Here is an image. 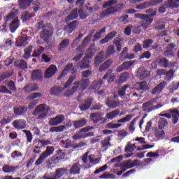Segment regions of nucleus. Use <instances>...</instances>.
<instances>
[{"mask_svg":"<svg viewBox=\"0 0 179 179\" xmlns=\"http://www.w3.org/2000/svg\"><path fill=\"white\" fill-rule=\"evenodd\" d=\"M136 121H138V117H135L131 122L129 126V132H134V131H135V124L136 122Z\"/></svg>","mask_w":179,"mask_h":179,"instance_id":"obj_55","label":"nucleus"},{"mask_svg":"<svg viewBox=\"0 0 179 179\" xmlns=\"http://www.w3.org/2000/svg\"><path fill=\"white\" fill-rule=\"evenodd\" d=\"M47 145H51V141L48 140H39L38 141V145L35 147V149H41V148H44Z\"/></svg>","mask_w":179,"mask_h":179,"instance_id":"obj_31","label":"nucleus"},{"mask_svg":"<svg viewBox=\"0 0 179 179\" xmlns=\"http://www.w3.org/2000/svg\"><path fill=\"white\" fill-rule=\"evenodd\" d=\"M31 78L32 80H41L43 79L41 70H34L31 73Z\"/></svg>","mask_w":179,"mask_h":179,"instance_id":"obj_16","label":"nucleus"},{"mask_svg":"<svg viewBox=\"0 0 179 179\" xmlns=\"http://www.w3.org/2000/svg\"><path fill=\"white\" fill-rule=\"evenodd\" d=\"M70 41L69 39H64L63 41H61V43H59V49L60 50H65V48H66V47H68V45H69L70 44Z\"/></svg>","mask_w":179,"mask_h":179,"instance_id":"obj_41","label":"nucleus"},{"mask_svg":"<svg viewBox=\"0 0 179 179\" xmlns=\"http://www.w3.org/2000/svg\"><path fill=\"white\" fill-rule=\"evenodd\" d=\"M106 104L108 106V107H109V108H116V107L120 106V101L108 99L106 102Z\"/></svg>","mask_w":179,"mask_h":179,"instance_id":"obj_28","label":"nucleus"},{"mask_svg":"<svg viewBox=\"0 0 179 179\" xmlns=\"http://www.w3.org/2000/svg\"><path fill=\"white\" fill-rule=\"evenodd\" d=\"M115 74L113 73V71L109 70L108 72L103 76V80H106L107 78H109L108 82V83H111V82L114 81V78Z\"/></svg>","mask_w":179,"mask_h":179,"instance_id":"obj_36","label":"nucleus"},{"mask_svg":"<svg viewBox=\"0 0 179 179\" xmlns=\"http://www.w3.org/2000/svg\"><path fill=\"white\" fill-rule=\"evenodd\" d=\"M131 118H132V115H127L125 117H123L117 120V122H122L123 124H125V122H128V121H130Z\"/></svg>","mask_w":179,"mask_h":179,"instance_id":"obj_61","label":"nucleus"},{"mask_svg":"<svg viewBox=\"0 0 179 179\" xmlns=\"http://www.w3.org/2000/svg\"><path fill=\"white\" fill-rule=\"evenodd\" d=\"M87 120L86 119H81L80 120L74 121L73 125L76 129L82 128L84 125H86Z\"/></svg>","mask_w":179,"mask_h":179,"instance_id":"obj_27","label":"nucleus"},{"mask_svg":"<svg viewBox=\"0 0 179 179\" xmlns=\"http://www.w3.org/2000/svg\"><path fill=\"white\" fill-rule=\"evenodd\" d=\"M129 90H131V87L129 85H125L119 90V95L120 97H122V96H125V93L129 92Z\"/></svg>","mask_w":179,"mask_h":179,"instance_id":"obj_44","label":"nucleus"},{"mask_svg":"<svg viewBox=\"0 0 179 179\" xmlns=\"http://www.w3.org/2000/svg\"><path fill=\"white\" fill-rule=\"evenodd\" d=\"M92 55H94V50L93 48H90L88 50L87 56L84 58V62L79 66L80 69H86L89 68V58L92 57Z\"/></svg>","mask_w":179,"mask_h":179,"instance_id":"obj_9","label":"nucleus"},{"mask_svg":"<svg viewBox=\"0 0 179 179\" xmlns=\"http://www.w3.org/2000/svg\"><path fill=\"white\" fill-rule=\"evenodd\" d=\"M73 80H75V76H71L69 78L68 81L64 84V87L63 88V89H64V91H63V92H64V96L65 97H71V96H72V94H73V92H72V90H66V89L68 87V86H69V85H71V83H72V82H73Z\"/></svg>","mask_w":179,"mask_h":179,"instance_id":"obj_10","label":"nucleus"},{"mask_svg":"<svg viewBox=\"0 0 179 179\" xmlns=\"http://www.w3.org/2000/svg\"><path fill=\"white\" fill-rule=\"evenodd\" d=\"M64 120H65V116H64V115H57L49 120V125L56 127L57 125H59V124H62Z\"/></svg>","mask_w":179,"mask_h":179,"instance_id":"obj_11","label":"nucleus"},{"mask_svg":"<svg viewBox=\"0 0 179 179\" xmlns=\"http://www.w3.org/2000/svg\"><path fill=\"white\" fill-rule=\"evenodd\" d=\"M118 115H120V110H115L108 113L106 115V118H107V120H114V118H117Z\"/></svg>","mask_w":179,"mask_h":179,"instance_id":"obj_26","label":"nucleus"},{"mask_svg":"<svg viewBox=\"0 0 179 179\" xmlns=\"http://www.w3.org/2000/svg\"><path fill=\"white\" fill-rule=\"evenodd\" d=\"M77 26H78V22L76 21H73L68 24V26L66 27V30L69 33H72L73 30L76 29Z\"/></svg>","mask_w":179,"mask_h":179,"instance_id":"obj_32","label":"nucleus"},{"mask_svg":"<svg viewBox=\"0 0 179 179\" xmlns=\"http://www.w3.org/2000/svg\"><path fill=\"white\" fill-rule=\"evenodd\" d=\"M31 46H29L27 48L24 50V58L27 59V58L30 57V54H31Z\"/></svg>","mask_w":179,"mask_h":179,"instance_id":"obj_57","label":"nucleus"},{"mask_svg":"<svg viewBox=\"0 0 179 179\" xmlns=\"http://www.w3.org/2000/svg\"><path fill=\"white\" fill-rule=\"evenodd\" d=\"M20 3V8L22 9H26L30 3H31V0H18Z\"/></svg>","mask_w":179,"mask_h":179,"instance_id":"obj_38","label":"nucleus"},{"mask_svg":"<svg viewBox=\"0 0 179 179\" xmlns=\"http://www.w3.org/2000/svg\"><path fill=\"white\" fill-rule=\"evenodd\" d=\"M27 111V108L25 107H15L14 113L15 115H23Z\"/></svg>","mask_w":179,"mask_h":179,"instance_id":"obj_30","label":"nucleus"},{"mask_svg":"<svg viewBox=\"0 0 179 179\" xmlns=\"http://www.w3.org/2000/svg\"><path fill=\"white\" fill-rule=\"evenodd\" d=\"M4 20L6 23H8V22H10V20H12L11 23H10V30L11 33H15V31H16L17 29L19 27V20L17 17H15L14 13H11L7 15L4 18Z\"/></svg>","mask_w":179,"mask_h":179,"instance_id":"obj_3","label":"nucleus"},{"mask_svg":"<svg viewBox=\"0 0 179 179\" xmlns=\"http://www.w3.org/2000/svg\"><path fill=\"white\" fill-rule=\"evenodd\" d=\"M80 172V164H75L70 169L71 174H79Z\"/></svg>","mask_w":179,"mask_h":179,"instance_id":"obj_35","label":"nucleus"},{"mask_svg":"<svg viewBox=\"0 0 179 179\" xmlns=\"http://www.w3.org/2000/svg\"><path fill=\"white\" fill-rule=\"evenodd\" d=\"M123 8H124V4L119 3L116 5L115 7H110L103 10L101 13L100 16L101 17L104 18L106 17V16H110V15H112V13H115V12H118V10H121V9H123Z\"/></svg>","mask_w":179,"mask_h":179,"instance_id":"obj_5","label":"nucleus"},{"mask_svg":"<svg viewBox=\"0 0 179 179\" xmlns=\"http://www.w3.org/2000/svg\"><path fill=\"white\" fill-rule=\"evenodd\" d=\"M26 38L22 37V38H18L17 40L16 41V46L17 47H23V45H25L26 44Z\"/></svg>","mask_w":179,"mask_h":179,"instance_id":"obj_49","label":"nucleus"},{"mask_svg":"<svg viewBox=\"0 0 179 179\" xmlns=\"http://www.w3.org/2000/svg\"><path fill=\"white\" fill-rule=\"evenodd\" d=\"M24 90H25L27 93H31V92H37V90H38V85H37V84H27L24 87Z\"/></svg>","mask_w":179,"mask_h":179,"instance_id":"obj_18","label":"nucleus"},{"mask_svg":"<svg viewBox=\"0 0 179 179\" xmlns=\"http://www.w3.org/2000/svg\"><path fill=\"white\" fill-rule=\"evenodd\" d=\"M92 103V99H87L81 106H79V108L81 110V111H86V110H89V108H90Z\"/></svg>","mask_w":179,"mask_h":179,"instance_id":"obj_19","label":"nucleus"},{"mask_svg":"<svg viewBox=\"0 0 179 179\" xmlns=\"http://www.w3.org/2000/svg\"><path fill=\"white\" fill-rule=\"evenodd\" d=\"M67 170L66 168H60L57 169L55 171V174H52L50 176L45 175L43 177V179H58L61 178L62 176H65L66 174Z\"/></svg>","mask_w":179,"mask_h":179,"instance_id":"obj_7","label":"nucleus"},{"mask_svg":"<svg viewBox=\"0 0 179 179\" xmlns=\"http://www.w3.org/2000/svg\"><path fill=\"white\" fill-rule=\"evenodd\" d=\"M48 113H50V108L47 107L45 103H42L35 108L33 115H37L38 120H45Z\"/></svg>","mask_w":179,"mask_h":179,"instance_id":"obj_1","label":"nucleus"},{"mask_svg":"<svg viewBox=\"0 0 179 179\" xmlns=\"http://www.w3.org/2000/svg\"><path fill=\"white\" fill-rule=\"evenodd\" d=\"M54 153V147L48 146L46 148V150L43 152L35 162L36 166H40V164H42L45 162V159L49 157V156H51Z\"/></svg>","mask_w":179,"mask_h":179,"instance_id":"obj_4","label":"nucleus"},{"mask_svg":"<svg viewBox=\"0 0 179 179\" xmlns=\"http://www.w3.org/2000/svg\"><path fill=\"white\" fill-rule=\"evenodd\" d=\"M23 155L20 151L15 150L12 152L11 157L13 159H15V160H19L20 159H22Z\"/></svg>","mask_w":179,"mask_h":179,"instance_id":"obj_47","label":"nucleus"},{"mask_svg":"<svg viewBox=\"0 0 179 179\" xmlns=\"http://www.w3.org/2000/svg\"><path fill=\"white\" fill-rule=\"evenodd\" d=\"M32 17L33 15H31V14H30L29 12L23 13L22 15V19L24 21L29 20V19Z\"/></svg>","mask_w":179,"mask_h":179,"instance_id":"obj_63","label":"nucleus"},{"mask_svg":"<svg viewBox=\"0 0 179 179\" xmlns=\"http://www.w3.org/2000/svg\"><path fill=\"white\" fill-rule=\"evenodd\" d=\"M159 64L161 66H163V68H167V66H169V60L166 58H161L159 60Z\"/></svg>","mask_w":179,"mask_h":179,"instance_id":"obj_56","label":"nucleus"},{"mask_svg":"<svg viewBox=\"0 0 179 179\" xmlns=\"http://www.w3.org/2000/svg\"><path fill=\"white\" fill-rule=\"evenodd\" d=\"M167 120L166 118L161 117L158 121V128H159V129H164V127L167 126Z\"/></svg>","mask_w":179,"mask_h":179,"instance_id":"obj_40","label":"nucleus"},{"mask_svg":"<svg viewBox=\"0 0 179 179\" xmlns=\"http://www.w3.org/2000/svg\"><path fill=\"white\" fill-rule=\"evenodd\" d=\"M136 87H137L138 90H143V92H146L149 90V85L146 81L137 83L136 84Z\"/></svg>","mask_w":179,"mask_h":179,"instance_id":"obj_22","label":"nucleus"},{"mask_svg":"<svg viewBox=\"0 0 179 179\" xmlns=\"http://www.w3.org/2000/svg\"><path fill=\"white\" fill-rule=\"evenodd\" d=\"M2 170L3 173H14L15 169L13 166L6 164L3 166Z\"/></svg>","mask_w":179,"mask_h":179,"instance_id":"obj_39","label":"nucleus"},{"mask_svg":"<svg viewBox=\"0 0 179 179\" xmlns=\"http://www.w3.org/2000/svg\"><path fill=\"white\" fill-rule=\"evenodd\" d=\"M52 34V29L45 28L41 31V37L46 43H48V41H50V38H51Z\"/></svg>","mask_w":179,"mask_h":179,"instance_id":"obj_13","label":"nucleus"},{"mask_svg":"<svg viewBox=\"0 0 179 179\" xmlns=\"http://www.w3.org/2000/svg\"><path fill=\"white\" fill-rule=\"evenodd\" d=\"M122 124L121 123H113L109 122L106 124V128H108L109 129H113L114 128H120V127H122Z\"/></svg>","mask_w":179,"mask_h":179,"instance_id":"obj_52","label":"nucleus"},{"mask_svg":"<svg viewBox=\"0 0 179 179\" xmlns=\"http://www.w3.org/2000/svg\"><path fill=\"white\" fill-rule=\"evenodd\" d=\"M174 75V71L173 70H170L169 71L166 73L165 80H171V78Z\"/></svg>","mask_w":179,"mask_h":179,"instance_id":"obj_62","label":"nucleus"},{"mask_svg":"<svg viewBox=\"0 0 179 179\" xmlns=\"http://www.w3.org/2000/svg\"><path fill=\"white\" fill-rule=\"evenodd\" d=\"M14 65L20 69H27V63L24 60H17Z\"/></svg>","mask_w":179,"mask_h":179,"instance_id":"obj_29","label":"nucleus"},{"mask_svg":"<svg viewBox=\"0 0 179 179\" xmlns=\"http://www.w3.org/2000/svg\"><path fill=\"white\" fill-rule=\"evenodd\" d=\"M104 33H106V27L101 28L99 31L96 32L94 34V38L96 40L101 38V34H104Z\"/></svg>","mask_w":179,"mask_h":179,"instance_id":"obj_51","label":"nucleus"},{"mask_svg":"<svg viewBox=\"0 0 179 179\" xmlns=\"http://www.w3.org/2000/svg\"><path fill=\"white\" fill-rule=\"evenodd\" d=\"M169 114L172 116L173 124H177L178 122V117H179V112L178 110H169Z\"/></svg>","mask_w":179,"mask_h":179,"instance_id":"obj_25","label":"nucleus"},{"mask_svg":"<svg viewBox=\"0 0 179 179\" xmlns=\"http://www.w3.org/2000/svg\"><path fill=\"white\" fill-rule=\"evenodd\" d=\"M73 66L72 64H67L65 66L62 73L59 76L58 79H61L62 78H64V76H66V75H68V72H69V71H71V68H73Z\"/></svg>","mask_w":179,"mask_h":179,"instance_id":"obj_34","label":"nucleus"},{"mask_svg":"<svg viewBox=\"0 0 179 179\" xmlns=\"http://www.w3.org/2000/svg\"><path fill=\"white\" fill-rule=\"evenodd\" d=\"M119 166L122 167L126 170H128V169H132V160L127 159V161L123 162L122 164H120Z\"/></svg>","mask_w":179,"mask_h":179,"instance_id":"obj_37","label":"nucleus"},{"mask_svg":"<svg viewBox=\"0 0 179 179\" xmlns=\"http://www.w3.org/2000/svg\"><path fill=\"white\" fill-rule=\"evenodd\" d=\"M134 61H129V62H126L122 64L123 65V68L126 70L128 71V69H130L132 66V65H134Z\"/></svg>","mask_w":179,"mask_h":179,"instance_id":"obj_59","label":"nucleus"},{"mask_svg":"<svg viewBox=\"0 0 179 179\" xmlns=\"http://www.w3.org/2000/svg\"><path fill=\"white\" fill-rule=\"evenodd\" d=\"M116 34L117 32H115V31H113L109 34H108L104 38L100 41V44H106V43H108L110 40H113V38L115 37Z\"/></svg>","mask_w":179,"mask_h":179,"instance_id":"obj_21","label":"nucleus"},{"mask_svg":"<svg viewBox=\"0 0 179 179\" xmlns=\"http://www.w3.org/2000/svg\"><path fill=\"white\" fill-rule=\"evenodd\" d=\"M73 86L71 88V92H73V94H74L75 92H78V90H82V87H80V83H79L78 81L73 83Z\"/></svg>","mask_w":179,"mask_h":179,"instance_id":"obj_48","label":"nucleus"},{"mask_svg":"<svg viewBox=\"0 0 179 179\" xmlns=\"http://www.w3.org/2000/svg\"><path fill=\"white\" fill-rule=\"evenodd\" d=\"M156 15V13L155 12L153 14L146 15V14H141V13H136L135 14V17H137L138 19H141V26L143 27V29H148L152 24V22H153V19H152L151 16H155Z\"/></svg>","mask_w":179,"mask_h":179,"instance_id":"obj_2","label":"nucleus"},{"mask_svg":"<svg viewBox=\"0 0 179 179\" xmlns=\"http://www.w3.org/2000/svg\"><path fill=\"white\" fill-rule=\"evenodd\" d=\"M138 75L140 76V79H145V78H148L150 75V72L145 70L141 71V69H139Z\"/></svg>","mask_w":179,"mask_h":179,"instance_id":"obj_46","label":"nucleus"},{"mask_svg":"<svg viewBox=\"0 0 179 179\" xmlns=\"http://www.w3.org/2000/svg\"><path fill=\"white\" fill-rule=\"evenodd\" d=\"M91 129H93L92 127H85L82 129L79 132L81 138H89L90 136H93L94 135V133L89 131H91Z\"/></svg>","mask_w":179,"mask_h":179,"instance_id":"obj_14","label":"nucleus"},{"mask_svg":"<svg viewBox=\"0 0 179 179\" xmlns=\"http://www.w3.org/2000/svg\"><path fill=\"white\" fill-rule=\"evenodd\" d=\"M65 157V152H62V150H59L57 156L52 158V162L54 164H57L59 160H62Z\"/></svg>","mask_w":179,"mask_h":179,"instance_id":"obj_17","label":"nucleus"},{"mask_svg":"<svg viewBox=\"0 0 179 179\" xmlns=\"http://www.w3.org/2000/svg\"><path fill=\"white\" fill-rule=\"evenodd\" d=\"M153 44V41L152 39H145L143 41V48H149Z\"/></svg>","mask_w":179,"mask_h":179,"instance_id":"obj_58","label":"nucleus"},{"mask_svg":"<svg viewBox=\"0 0 179 179\" xmlns=\"http://www.w3.org/2000/svg\"><path fill=\"white\" fill-rule=\"evenodd\" d=\"M117 3V0H109L103 4V8H108V6H113Z\"/></svg>","mask_w":179,"mask_h":179,"instance_id":"obj_60","label":"nucleus"},{"mask_svg":"<svg viewBox=\"0 0 179 179\" xmlns=\"http://www.w3.org/2000/svg\"><path fill=\"white\" fill-rule=\"evenodd\" d=\"M64 129H66V127L64 125L59 126V127H53L50 129V132H62V131H64Z\"/></svg>","mask_w":179,"mask_h":179,"instance_id":"obj_43","label":"nucleus"},{"mask_svg":"<svg viewBox=\"0 0 179 179\" xmlns=\"http://www.w3.org/2000/svg\"><path fill=\"white\" fill-rule=\"evenodd\" d=\"M111 64H113V60L106 61L103 64H102L99 67V72H103V71H105V69H107V68H108V66H110Z\"/></svg>","mask_w":179,"mask_h":179,"instance_id":"obj_45","label":"nucleus"},{"mask_svg":"<svg viewBox=\"0 0 179 179\" xmlns=\"http://www.w3.org/2000/svg\"><path fill=\"white\" fill-rule=\"evenodd\" d=\"M13 125L14 127L17 129H24V128H26V121L24 120H15Z\"/></svg>","mask_w":179,"mask_h":179,"instance_id":"obj_20","label":"nucleus"},{"mask_svg":"<svg viewBox=\"0 0 179 179\" xmlns=\"http://www.w3.org/2000/svg\"><path fill=\"white\" fill-rule=\"evenodd\" d=\"M106 58L107 57H104V52H101L94 60L95 66H99V65H100V64H101V62H103Z\"/></svg>","mask_w":179,"mask_h":179,"instance_id":"obj_24","label":"nucleus"},{"mask_svg":"<svg viewBox=\"0 0 179 179\" xmlns=\"http://www.w3.org/2000/svg\"><path fill=\"white\" fill-rule=\"evenodd\" d=\"M99 178H105V179L115 178V176H114V174L113 173H105L102 174L101 176H99Z\"/></svg>","mask_w":179,"mask_h":179,"instance_id":"obj_64","label":"nucleus"},{"mask_svg":"<svg viewBox=\"0 0 179 179\" xmlns=\"http://www.w3.org/2000/svg\"><path fill=\"white\" fill-rule=\"evenodd\" d=\"M80 86L81 87L82 90H85L89 85H90V81L87 79H83L80 81H78Z\"/></svg>","mask_w":179,"mask_h":179,"instance_id":"obj_42","label":"nucleus"},{"mask_svg":"<svg viewBox=\"0 0 179 179\" xmlns=\"http://www.w3.org/2000/svg\"><path fill=\"white\" fill-rule=\"evenodd\" d=\"M129 78V76L128 75L127 73L122 74L119 78V83H124V82H127Z\"/></svg>","mask_w":179,"mask_h":179,"instance_id":"obj_54","label":"nucleus"},{"mask_svg":"<svg viewBox=\"0 0 179 179\" xmlns=\"http://www.w3.org/2000/svg\"><path fill=\"white\" fill-rule=\"evenodd\" d=\"M155 135L156 138H163V136H164L165 135V133L164 131H163V129H160L158 127V129L155 130Z\"/></svg>","mask_w":179,"mask_h":179,"instance_id":"obj_53","label":"nucleus"},{"mask_svg":"<svg viewBox=\"0 0 179 179\" xmlns=\"http://www.w3.org/2000/svg\"><path fill=\"white\" fill-rule=\"evenodd\" d=\"M166 85L167 83L166 82H162L157 85L152 91V94H159V93H162L163 91V89L166 87Z\"/></svg>","mask_w":179,"mask_h":179,"instance_id":"obj_15","label":"nucleus"},{"mask_svg":"<svg viewBox=\"0 0 179 179\" xmlns=\"http://www.w3.org/2000/svg\"><path fill=\"white\" fill-rule=\"evenodd\" d=\"M179 6V0H168L164 6H162L159 8V13H164L166 12V8H170L171 9H174V8H178Z\"/></svg>","mask_w":179,"mask_h":179,"instance_id":"obj_6","label":"nucleus"},{"mask_svg":"<svg viewBox=\"0 0 179 179\" xmlns=\"http://www.w3.org/2000/svg\"><path fill=\"white\" fill-rule=\"evenodd\" d=\"M58 69H57V66L52 64L46 69L45 71V79H50V78H52L54 75L57 73Z\"/></svg>","mask_w":179,"mask_h":179,"instance_id":"obj_12","label":"nucleus"},{"mask_svg":"<svg viewBox=\"0 0 179 179\" xmlns=\"http://www.w3.org/2000/svg\"><path fill=\"white\" fill-rule=\"evenodd\" d=\"M65 90V88L62 87H54L50 89V94H52L53 96H59L61 93H63Z\"/></svg>","mask_w":179,"mask_h":179,"instance_id":"obj_23","label":"nucleus"},{"mask_svg":"<svg viewBox=\"0 0 179 179\" xmlns=\"http://www.w3.org/2000/svg\"><path fill=\"white\" fill-rule=\"evenodd\" d=\"M88 160L91 164H99V163H100V160H101V158H96L94 155H91L88 157Z\"/></svg>","mask_w":179,"mask_h":179,"instance_id":"obj_33","label":"nucleus"},{"mask_svg":"<svg viewBox=\"0 0 179 179\" xmlns=\"http://www.w3.org/2000/svg\"><path fill=\"white\" fill-rule=\"evenodd\" d=\"M78 15L81 19H86V17H87V15L83 13V10H79L78 11V8H76L71 12L70 15L67 17V20H73V19L78 17Z\"/></svg>","mask_w":179,"mask_h":179,"instance_id":"obj_8","label":"nucleus"},{"mask_svg":"<svg viewBox=\"0 0 179 179\" xmlns=\"http://www.w3.org/2000/svg\"><path fill=\"white\" fill-rule=\"evenodd\" d=\"M42 96H43V94H41V92H34V93H31L28 96V100H34V99H38Z\"/></svg>","mask_w":179,"mask_h":179,"instance_id":"obj_50","label":"nucleus"}]
</instances>
